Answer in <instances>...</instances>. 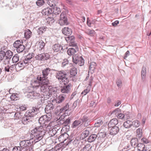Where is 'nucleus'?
I'll return each mask as SVG.
<instances>
[{
	"label": "nucleus",
	"mask_w": 151,
	"mask_h": 151,
	"mask_svg": "<svg viewBox=\"0 0 151 151\" xmlns=\"http://www.w3.org/2000/svg\"><path fill=\"white\" fill-rule=\"evenodd\" d=\"M68 136V135L67 133H65L62 134L59 137L58 139L59 141H61L62 142H63L66 140Z\"/></svg>",
	"instance_id": "nucleus-23"
},
{
	"label": "nucleus",
	"mask_w": 151,
	"mask_h": 151,
	"mask_svg": "<svg viewBox=\"0 0 151 151\" xmlns=\"http://www.w3.org/2000/svg\"><path fill=\"white\" fill-rule=\"evenodd\" d=\"M96 64L95 62H93L91 63L89 66L88 73H90L92 74L94 73L95 71L96 68Z\"/></svg>",
	"instance_id": "nucleus-17"
},
{
	"label": "nucleus",
	"mask_w": 151,
	"mask_h": 151,
	"mask_svg": "<svg viewBox=\"0 0 151 151\" xmlns=\"http://www.w3.org/2000/svg\"><path fill=\"white\" fill-rule=\"evenodd\" d=\"M137 149L138 150L141 151L145 149V145L141 143H138L137 144Z\"/></svg>",
	"instance_id": "nucleus-40"
},
{
	"label": "nucleus",
	"mask_w": 151,
	"mask_h": 151,
	"mask_svg": "<svg viewBox=\"0 0 151 151\" xmlns=\"http://www.w3.org/2000/svg\"><path fill=\"white\" fill-rule=\"evenodd\" d=\"M43 95L44 96L43 99L44 100H46L49 99L51 96V94L49 91H46L43 92Z\"/></svg>",
	"instance_id": "nucleus-32"
},
{
	"label": "nucleus",
	"mask_w": 151,
	"mask_h": 151,
	"mask_svg": "<svg viewBox=\"0 0 151 151\" xmlns=\"http://www.w3.org/2000/svg\"><path fill=\"white\" fill-rule=\"evenodd\" d=\"M89 133V131L87 129H86L81 134L80 137L81 139H83L88 136Z\"/></svg>",
	"instance_id": "nucleus-31"
},
{
	"label": "nucleus",
	"mask_w": 151,
	"mask_h": 151,
	"mask_svg": "<svg viewBox=\"0 0 151 151\" xmlns=\"http://www.w3.org/2000/svg\"><path fill=\"white\" fill-rule=\"evenodd\" d=\"M98 135L97 134H91L88 138V141L89 142H91L94 141L98 138Z\"/></svg>",
	"instance_id": "nucleus-28"
},
{
	"label": "nucleus",
	"mask_w": 151,
	"mask_h": 151,
	"mask_svg": "<svg viewBox=\"0 0 151 151\" xmlns=\"http://www.w3.org/2000/svg\"><path fill=\"white\" fill-rule=\"evenodd\" d=\"M65 39L70 46H77V44L75 41V37L74 36H68L65 37Z\"/></svg>",
	"instance_id": "nucleus-6"
},
{
	"label": "nucleus",
	"mask_w": 151,
	"mask_h": 151,
	"mask_svg": "<svg viewBox=\"0 0 151 151\" xmlns=\"http://www.w3.org/2000/svg\"><path fill=\"white\" fill-rule=\"evenodd\" d=\"M72 46L74 47L69 48L67 51V53L70 55H73L78 50V48L77 45V46Z\"/></svg>",
	"instance_id": "nucleus-13"
},
{
	"label": "nucleus",
	"mask_w": 151,
	"mask_h": 151,
	"mask_svg": "<svg viewBox=\"0 0 151 151\" xmlns=\"http://www.w3.org/2000/svg\"><path fill=\"white\" fill-rule=\"evenodd\" d=\"M5 52L4 51H1L0 52V63L3 60L5 57Z\"/></svg>",
	"instance_id": "nucleus-57"
},
{
	"label": "nucleus",
	"mask_w": 151,
	"mask_h": 151,
	"mask_svg": "<svg viewBox=\"0 0 151 151\" xmlns=\"http://www.w3.org/2000/svg\"><path fill=\"white\" fill-rule=\"evenodd\" d=\"M51 118L48 117L47 115L42 116L38 119L39 123L40 126L35 127L31 131V137L34 139L35 143H36L42 139L45 135L46 131L43 129V127L47 125V123L49 121Z\"/></svg>",
	"instance_id": "nucleus-1"
},
{
	"label": "nucleus",
	"mask_w": 151,
	"mask_h": 151,
	"mask_svg": "<svg viewBox=\"0 0 151 151\" xmlns=\"http://www.w3.org/2000/svg\"><path fill=\"white\" fill-rule=\"evenodd\" d=\"M24 117H23L22 120V123L24 124H28V122L30 121V118L27 117L26 116H25Z\"/></svg>",
	"instance_id": "nucleus-37"
},
{
	"label": "nucleus",
	"mask_w": 151,
	"mask_h": 151,
	"mask_svg": "<svg viewBox=\"0 0 151 151\" xmlns=\"http://www.w3.org/2000/svg\"><path fill=\"white\" fill-rule=\"evenodd\" d=\"M66 98V95L63 94L59 95L58 97H57V98L55 99V100L57 103L60 104L64 101Z\"/></svg>",
	"instance_id": "nucleus-16"
},
{
	"label": "nucleus",
	"mask_w": 151,
	"mask_h": 151,
	"mask_svg": "<svg viewBox=\"0 0 151 151\" xmlns=\"http://www.w3.org/2000/svg\"><path fill=\"white\" fill-rule=\"evenodd\" d=\"M24 48V46L22 44L17 48V50L18 53H20L23 51Z\"/></svg>",
	"instance_id": "nucleus-47"
},
{
	"label": "nucleus",
	"mask_w": 151,
	"mask_h": 151,
	"mask_svg": "<svg viewBox=\"0 0 151 151\" xmlns=\"http://www.w3.org/2000/svg\"><path fill=\"white\" fill-rule=\"evenodd\" d=\"M52 49L55 52H60L63 50V48L62 45L59 44H55L53 46Z\"/></svg>",
	"instance_id": "nucleus-21"
},
{
	"label": "nucleus",
	"mask_w": 151,
	"mask_h": 151,
	"mask_svg": "<svg viewBox=\"0 0 151 151\" xmlns=\"http://www.w3.org/2000/svg\"><path fill=\"white\" fill-rule=\"evenodd\" d=\"M79 119L82 123L81 125L84 122H86L90 119H89L87 116H84L82 117L81 118Z\"/></svg>",
	"instance_id": "nucleus-45"
},
{
	"label": "nucleus",
	"mask_w": 151,
	"mask_h": 151,
	"mask_svg": "<svg viewBox=\"0 0 151 151\" xmlns=\"http://www.w3.org/2000/svg\"><path fill=\"white\" fill-rule=\"evenodd\" d=\"M132 120H127L124 122L123 126L125 128L129 129L132 127Z\"/></svg>",
	"instance_id": "nucleus-22"
},
{
	"label": "nucleus",
	"mask_w": 151,
	"mask_h": 151,
	"mask_svg": "<svg viewBox=\"0 0 151 151\" xmlns=\"http://www.w3.org/2000/svg\"><path fill=\"white\" fill-rule=\"evenodd\" d=\"M16 66L19 67H24L25 66V65L23 61H19L16 64Z\"/></svg>",
	"instance_id": "nucleus-58"
},
{
	"label": "nucleus",
	"mask_w": 151,
	"mask_h": 151,
	"mask_svg": "<svg viewBox=\"0 0 151 151\" xmlns=\"http://www.w3.org/2000/svg\"><path fill=\"white\" fill-rule=\"evenodd\" d=\"M71 86V85L70 83H69L68 85H65L61 88V92L64 93H69L70 91V86Z\"/></svg>",
	"instance_id": "nucleus-15"
},
{
	"label": "nucleus",
	"mask_w": 151,
	"mask_h": 151,
	"mask_svg": "<svg viewBox=\"0 0 151 151\" xmlns=\"http://www.w3.org/2000/svg\"><path fill=\"white\" fill-rule=\"evenodd\" d=\"M50 58V55L47 53H43L38 54L35 57L36 60L44 61L48 60Z\"/></svg>",
	"instance_id": "nucleus-7"
},
{
	"label": "nucleus",
	"mask_w": 151,
	"mask_h": 151,
	"mask_svg": "<svg viewBox=\"0 0 151 151\" xmlns=\"http://www.w3.org/2000/svg\"><path fill=\"white\" fill-rule=\"evenodd\" d=\"M19 107L18 108H17V111H19V112L25 111L27 109L25 105H19Z\"/></svg>",
	"instance_id": "nucleus-44"
},
{
	"label": "nucleus",
	"mask_w": 151,
	"mask_h": 151,
	"mask_svg": "<svg viewBox=\"0 0 151 151\" xmlns=\"http://www.w3.org/2000/svg\"><path fill=\"white\" fill-rule=\"evenodd\" d=\"M116 116L118 118L122 119L124 118L125 115L124 114L122 113H118L117 114H116Z\"/></svg>",
	"instance_id": "nucleus-63"
},
{
	"label": "nucleus",
	"mask_w": 151,
	"mask_h": 151,
	"mask_svg": "<svg viewBox=\"0 0 151 151\" xmlns=\"http://www.w3.org/2000/svg\"><path fill=\"white\" fill-rule=\"evenodd\" d=\"M81 121L79 119L78 120H76L73 122L72 126L73 128L76 127L77 126L81 124Z\"/></svg>",
	"instance_id": "nucleus-48"
},
{
	"label": "nucleus",
	"mask_w": 151,
	"mask_h": 151,
	"mask_svg": "<svg viewBox=\"0 0 151 151\" xmlns=\"http://www.w3.org/2000/svg\"><path fill=\"white\" fill-rule=\"evenodd\" d=\"M63 145L62 144H59L57 145L55 147V149L56 150H62L65 147H62Z\"/></svg>",
	"instance_id": "nucleus-53"
},
{
	"label": "nucleus",
	"mask_w": 151,
	"mask_h": 151,
	"mask_svg": "<svg viewBox=\"0 0 151 151\" xmlns=\"http://www.w3.org/2000/svg\"><path fill=\"white\" fill-rule=\"evenodd\" d=\"M22 40L20 41V40H17L13 44V45L14 47L17 48L23 44Z\"/></svg>",
	"instance_id": "nucleus-39"
},
{
	"label": "nucleus",
	"mask_w": 151,
	"mask_h": 151,
	"mask_svg": "<svg viewBox=\"0 0 151 151\" xmlns=\"http://www.w3.org/2000/svg\"><path fill=\"white\" fill-rule=\"evenodd\" d=\"M77 73V68L75 67H72L70 70V74L72 76H75Z\"/></svg>",
	"instance_id": "nucleus-33"
},
{
	"label": "nucleus",
	"mask_w": 151,
	"mask_h": 151,
	"mask_svg": "<svg viewBox=\"0 0 151 151\" xmlns=\"http://www.w3.org/2000/svg\"><path fill=\"white\" fill-rule=\"evenodd\" d=\"M81 60H79V61L76 63V64H78L80 66H82L84 64V60L82 57H81Z\"/></svg>",
	"instance_id": "nucleus-51"
},
{
	"label": "nucleus",
	"mask_w": 151,
	"mask_h": 151,
	"mask_svg": "<svg viewBox=\"0 0 151 151\" xmlns=\"http://www.w3.org/2000/svg\"><path fill=\"white\" fill-rule=\"evenodd\" d=\"M79 101L78 99H77L74 102L72 106V107L73 109H75L76 107L78 104H79Z\"/></svg>",
	"instance_id": "nucleus-62"
},
{
	"label": "nucleus",
	"mask_w": 151,
	"mask_h": 151,
	"mask_svg": "<svg viewBox=\"0 0 151 151\" xmlns=\"http://www.w3.org/2000/svg\"><path fill=\"white\" fill-rule=\"evenodd\" d=\"M130 144L132 147L135 148L138 144V139L137 138L134 137L132 138L130 141Z\"/></svg>",
	"instance_id": "nucleus-25"
},
{
	"label": "nucleus",
	"mask_w": 151,
	"mask_h": 151,
	"mask_svg": "<svg viewBox=\"0 0 151 151\" xmlns=\"http://www.w3.org/2000/svg\"><path fill=\"white\" fill-rule=\"evenodd\" d=\"M116 84L118 87L119 88L121 87L122 85L121 80L119 79H117L116 81Z\"/></svg>",
	"instance_id": "nucleus-60"
},
{
	"label": "nucleus",
	"mask_w": 151,
	"mask_h": 151,
	"mask_svg": "<svg viewBox=\"0 0 151 151\" xmlns=\"http://www.w3.org/2000/svg\"><path fill=\"white\" fill-rule=\"evenodd\" d=\"M92 148L89 145H86L82 149L83 151H91Z\"/></svg>",
	"instance_id": "nucleus-46"
},
{
	"label": "nucleus",
	"mask_w": 151,
	"mask_h": 151,
	"mask_svg": "<svg viewBox=\"0 0 151 151\" xmlns=\"http://www.w3.org/2000/svg\"><path fill=\"white\" fill-rule=\"evenodd\" d=\"M58 23L61 26L68 25L69 24L65 12H62L61 14Z\"/></svg>",
	"instance_id": "nucleus-5"
},
{
	"label": "nucleus",
	"mask_w": 151,
	"mask_h": 151,
	"mask_svg": "<svg viewBox=\"0 0 151 151\" xmlns=\"http://www.w3.org/2000/svg\"><path fill=\"white\" fill-rule=\"evenodd\" d=\"M50 71V69L49 68H46L42 70V74L39 75L40 76L39 78L42 79L44 81H46L47 83H49V79L48 75Z\"/></svg>",
	"instance_id": "nucleus-4"
},
{
	"label": "nucleus",
	"mask_w": 151,
	"mask_h": 151,
	"mask_svg": "<svg viewBox=\"0 0 151 151\" xmlns=\"http://www.w3.org/2000/svg\"><path fill=\"white\" fill-rule=\"evenodd\" d=\"M19 57L18 55L16 54L12 58V61L13 63H16L18 62L19 60Z\"/></svg>",
	"instance_id": "nucleus-49"
},
{
	"label": "nucleus",
	"mask_w": 151,
	"mask_h": 151,
	"mask_svg": "<svg viewBox=\"0 0 151 151\" xmlns=\"http://www.w3.org/2000/svg\"><path fill=\"white\" fill-rule=\"evenodd\" d=\"M147 73L146 67L144 65L142 67L141 71V79L142 81L145 80Z\"/></svg>",
	"instance_id": "nucleus-20"
},
{
	"label": "nucleus",
	"mask_w": 151,
	"mask_h": 151,
	"mask_svg": "<svg viewBox=\"0 0 151 151\" xmlns=\"http://www.w3.org/2000/svg\"><path fill=\"white\" fill-rule=\"evenodd\" d=\"M56 77L58 80H61L62 78L67 77L68 75V73L64 70L58 71L56 73Z\"/></svg>",
	"instance_id": "nucleus-8"
},
{
	"label": "nucleus",
	"mask_w": 151,
	"mask_h": 151,
	"mask_svg": "<svg viewBox=\"0 0 151 151\" xmlns=\"http://www.w3.org/2000/svg\"><path fill=\"white\" fill-rule=\"evenodd\" d=\"M108 129L109 130V134L112 135H114L117 134L119 130L118 126L111 127Z\"/></svg>",
	"instance_id": "nucleus-14"
},
{
	"label": "nucleus",
	"mask_w": 151,
	"mask_h": 151,
	"mask_svg": "<svg viewBox=\"0 0 151 151\" xmlns=\"http://www.w3.org/2000/svg\"><path fill=\"white\" fill-rule=\"evenodd\" d=\"M39 45V47L38 49L40 50H44V47L45 45V44L44 42L42 41H40L38 43Z\"/></svg>",
	"instance_id": "nucleus-41"
},
{
	"label": "nucleus",
	"mask_w": 151,
	"mask_h": 151,
	"mask_svg": "<svg viewBox=\"0 0 151 151\" xmlns=\"http://www.w3.org/2000/svg\"><path fill=\"white\" fill-rule=\"evenodd\" d=\"M40 76H37V78L32 81V85L33 87H38L40 86V84H42V83H44V81L42 79H40L39 78Z\"/></svg>",
	"instance_id": "nucleus-11"
},
{
	"label": "nucleus",
	"mask_w": 151,
	"mask_h": 151,
	"mask_svg": "<svg viewBox=\"0 0 151 151\" xmlns=\"http://www.w3.org/2000/svg\"><path fill=\"white\" fill-rule=\"evenodd\" d=\"M47 28L46 27L43 26L39 27L37 30L38 35H41L46 30Z\"/></svg>",
	"instance_id": "nucleus-26"
},
{
	"label": "nucleus",
	"mask_w": 151,
	"mask_h": 151,
	"mask_svg": "<svg viewBox=\"0 0 151 151\" xmlns=\"http://www.w3.org/2000/svg\"><path fill=\"white\" fill-rule=\"evenodd\" d=\"M36 3L37 6H41L45 4V2L44 0H40L39 1H37Z\"/></svg>",
	"instance_id": "nucleus-55"
},
{
	"label": "nucleus",
	"mask_w": 151,
	"mask_h": 151,
	"mask_svg": "<svg viewBox=\"0 0 151 151\" xmlns=\"http://www.w3.org/2000/svg\"><path fill=\"white\" fill-rule=\"evenodd\" d=\"M42 105L40 102H39L38 105H37V107H32V109L28 110L24 114V116L32 119L34 116L37 114L39 112V108Z\"/></svg>",
	"instance_id": "nucleus-3"
},
{
	"label": "nucleus",
	"mask_w": 151,
	"mask_h": 151,
	"mask_svg": "<svg viewBox=\"0 0 151 151\" xmlns=\"http://www.w3.org/2000/svg\"><path fill=\"white\" fill-rule=\"evenodd\" d=\"M90 90V87H89L88 86L86 89H85L82 92V94H83V95H85L89 92Z\"/></svg>",
	"instance_id": "nucleus-59"
},
{
	"label": "nucleus",
	"mask_w": 151,
	"mask_h": 151,
	"mask_svg": "<svg viewBox=\"0 0 151 151\" xmlns=\"http://www.w3.org/2000/svg\"><path fill=\"white\" fill-rule=\"evenodd\" d=\"M57 131L55 128H53L50 130V131H48V133H49L51 136H54L57 133Z\"/></svg>",
	"instance_id": "nucleus-43"
},
{
	"label": "nucleus",
	"mask_w": 151,
	"mask_h": 151,
	"mask_svg": "<svg viewBox=\"0 0 151 151\" xmlns=\"http://www.w3.org/2000/svg\"><path fill=\"white\" fill-rule=\"evenodd\" d=\"M120 111V109L119 108H117L112 111L111 113V114H114L116 116V114H117L118 113V112Z\"/></svg>",
	"instance_id": "nucleus-64"
},
{
	"label": "nucleus",
	"mask_w": 151,
	"mask_h": 151,
	"mask_svg": "<svg viewBox=\"0 0 151 151\" xmlns=\"http://www.w3.org/2000/svg\"><path fill=\"white\" fill-rule=\"evenodd\" d=\"M103 124L102 121L101 119H99L95 123V127H99L102 124Z\"/></svg>",
	"instance_id": "nucleus-54"
},
{
	"label": "nucleus",
	"mask_w": 151,
	"mask_h": 151,
	"mask_svg": "<svg viewBox=\"0 0 151 151\" xmlns=\"http://www.w3.org/2000/svg\"><path fill=\"white\" fill-rule=\"evenodd\" d=\"M5 60H10L13 55V52L9 50L7 51L6 52H5Z\"/></svg>",
	"instance_id": "nucleus-27"
},
{
	"label": "nucleus",
	"mask_w": 151,
	"mask_h": 151,
	"mask_svg": "<svg viewBox=\"0 0 151 151\" xmlns=\"http://www.w3.org/2000/svg\"><path fill=\"white\" fill-rule=\"evenodd\" d=\"M32 32L30 30H26L24 33V37L27 39L29 38L31 36Z\"/></svg>",
	"instance_id": "nucleus-35"
},
{
	"label": "nucleus",
	"mask_w": 151,
	"mask_h": 151,
	"mask_svg": "<svg viewBox=\"0 0 151 151\" xmlns=\"http://www.w3.org/2000/svg\"><path fill=\"white\" fill-rule=\"evenodd\" d=\"M23 150L22 148L20 146H15L13 148L12 151H22Z\"/></svg>",
	"instance_id": "nucleus-56"
},
{
	"label": "nucleus",
	"mask_w": 151,
	"mask_h": 151,
	"mask_svg": "<svg viewBox=\"0 0 151 151\" xmlns=\"http://www.w3.org/2000/svg\"><path fill=\"white\" fill-rule=\"evenodd\" d=\"M132 122L133 123L132 127H138L140 126V122L137 120H135L134 121L132 120Z\"/></svg>",
	"instance_id": "nucleus-42"
},
{
	"label": "nucleus",
	"mask_w": 151,
	"mask_h": 151,
	"mask_svg": "<svg viewBox=\"0 0 151 151\" xmlns=\"http://www.w3.org/2000/svg\"><path fill=\"white\" fill-rule=\"evenodd\" d=\"M64 115H65L63 116L62 115L61 116V118L63 116L64 118L63 119H64V120H63L61 121V122H63V126H67L70 123L71 118L70 117H69L67 119H66L65 121L64 117L66 116V115L65 114H64Z\"/></svg>",
	"instance_id": "nucleus-24"
},
{
	"label": "nucleus",
	"mask_w": 151,
	"mask_h": 151,
	"mask_svg": "<svg viewBox=\"0 0 151 151\" xmlns=\"http://www.w3.org/2000/svg\"><path fill=\"white\" fill-rule=\"evenodd\" d=\"M80 140L76 138L75 139H73L71 140L68 139L67 142L68 143H72L76 147L80 142Z\"/></svg>",
	"instance_id": "nucleus-29"
},
{
	"label": "nucleus",
	"mask_w": 151,
	"mask_h": 151,
	"mask_svg": "<svg viewBox=\"0 0 151 151\" xmlns=\"http://www.w3.org/2000/svg\"><path fill=\"white\" fill-rule=\"evenodd\" d=\"M46 81H44L43 83L42 82V84H41V86H39L40 87V89L41 91L43 93L47 91L50 88V87H52L51 86H49L50 84V82L49 81V83H47L45 82Z\"/></svg>",
	"instance_id": "nucleus-12"
},
{
	"label": "nucleus",
	"mask_w": 151,
	"mask_h": 151,
	"mask_svg": "<svg viewBox=\"0 0 151 151\" xmlns=\"http://www.w3.org/2000/svg\"><path fill=\"white\" fill-rule=\"evenodd\" d=\"M60 80V82L63 83L65 85H66L68 84L69 82V80L67 77L62 78Z\"/></svg>",
	"instance_id": "nucleus-50"
},
{
	"label": "nucleus",
	"mask_w": 151,
	"mask_h": 151,
	"mask_svg": "<svg viewBox=\"0 0 151 151\" xmlns=\"http://www.w3.org/2000/svg\"><path fill=\"white\" fill-rule=\"evenodd\" d=\"M68 60L66 59L63 60V62H62V67H64L66 66L68 64Z\"/></svg>",
	"instance_id": "nucleus-61"
},
{
	"label": "nucleus",
	"mask_w": 151,
	"mask_h": 151,
	"mask_svg": "<svg viewBox=\"0 0 151 151\" xmlns=\"http://www.w3.org/2000/svg\"><path fill=\"white\" fill-rule=\"evenodd\" d=\"M52 8L47 7L45 8L42 10V13L43 15H45L49 17V16L54 17L53 14Z\"/></svg>",
	"instance_id": "nucleus-10"
},
{
	"label": "nucleus",
	"mask_w": 151,
	"mask_h": 151,
	"mask_svg": "<svg viewBox=\"0 0 151 151\" xmlns=\"http://www.w3.org/2000/svg\"><path fill=\"white\" fill-rule=\"evenodd\" d=\"M62 33L65 35L69 36L72 33V32L71 28L68 27H65L62 30Z\"/></svg>",
	"instance_id": "nucleus-19"
},
{
	"label": "nucleus",
	"mask_w": 151,
	"mask_h": 151,
	"mask_svg": "<svg viewBox=\"0 0 151 151\" xmlns=\"http://www.w3.org/2000/svg\"><path fill=\"white\" fill-rule=\"evenodd\" d=\"M69 105L68 103H66L65 105L60 109V113L65 112L67 111L69 109Z\"/></svg>",
	"instance_id": "nucleus-34"
},
{
	"label": "nucleus",
	"mask_w": 151,
	"mask_h": 151,
	"mask_svg": "<svg viewBox=\"0 0 151 151\" xmlns=\"http://www.w3.org/2000/svg\"><path fill=\"white\" fill-rule=\"evenodd\" d=\"M106 134L105 132H99L97 135H98V139L101 140V138H104L106 136Z\"/></svg>",
	"instance_id": "nucleus-38"
},
{
	"label": "nucleus",
	"mask_w": 151,
	"mask_h": 151,
	"mask_svg": "<svg viewBox=\"0 0 151 151\" xmlns=\"http://www.w3.org/2000/svg\"><path fill=\"white\" fill-rule=\"evenodd\" d=\"M118 121L117 119L114 118L111 119L108 124V128L111 127H116L118 124Z\"/></svg>",
	"instance_id": "nucleus-18"
},
{
	"label": "nucleus",
	"mask_w": 151,
	"mask_h": 151,
	"mask_svg": "<svg viewBox=\"0 0 151 151\" xmlns=\"http://www.w3.org/2000/svg\"><path fill=\"white\" fill-rule=\"evenodd\" d=\"M31 140H25L21 141L19 145L24 151H33L34 145Z\"/></svg>",
	"instance_id": "nucleus-2"
},
{
	"label": "nucleus",
	"mask_w": 151,
	"mask_h": 151,
	"mask_svg": "<svg viewBox=\"0 0 151 151\" xmlns=\"http://www.w3.org/2000/svg\"><path fill=\"white\" fill-rule=\"evenodd\" d=\"M137 137L139 138L141 137L142 136V130L140 128H139L137 130Z\"/></svg>",
	"instance_id": "nucleus-52"
},
{
	"label": "nucleus",
	"mask_w": 151,
	"mask_h": 151,
	"mask_svg": "<svg viewBox=\"0 0 151 151\" xmlns=\"http://www.w3.org/2000/svg\"><path fill=\"white\" fill-rule=\"evenodd\" d=\"M81 56H79L78 55H75L73 56V61L74 63L76 64V63L79 61V60H81Z\"/></svg>",
	"instance_id": "nucleus-36"
},
{
	"label": "nucleus",
	"mask_w": 151,
	"mask_h": 151,
	"mask_svg": "<svg viewBox=\"0 0 151 151\" xmlns=\"http://www.w3.org/2000/svg\"><path fill=\"white\" fill-rule=\"evenodd\" d=\"M52 8V9L53 14L54 16V14L55 15L58 14L61 12L60 9L59 7H54ZM54 17H55L54 16Z\"/></svg>",
	"instance_id": "nucleus-30"
},
{
	"label": "nucleus",
	"mask_w": 151,
	"mask_h": 151,
	"mask_svg": "<svg viewBox=\"0 0 151 151\" xmlns=\"http://www.w3.org/2000/svg\"><path fill=\"white\" fill-rule=\"evenodd\" d=\"M27 98L30 99L31 101L32 99H35L39 98L40 97V94L35 92H29L27 93Z\"/></svg>",
	"instance_id": "nucleus-9"
}]
</instances>
